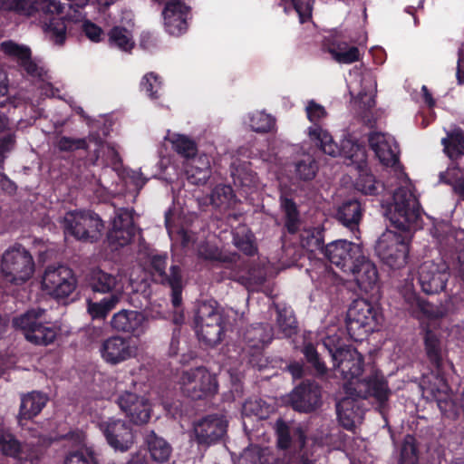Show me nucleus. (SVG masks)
Listing matches in <instances>:
<instances>
[{
	"label": "nucleus",
	"mask_w": 464,
	"mask_h": 464,
	"mask_svg": "<svg viewBox=\"0 0 464 464\" xmlns=\"http://www.w3.org/2000/svg\"><path fill=\"white\" fill-rule=\"evenodd\" d=\"M394 170L397 172L398 188L386 203L385 215L399 232H383L375 244V253L384 265L400 269L408 263L412 230L419 226L420 211L411 181L397 168Z\"/></svg>",
	"instance_id": "1"
},
{
	"label": "nucleus",
	"mask_w": 464,
	"mask_h": 464,
	"mask_svg": "<svg viewBox=\"0 0 464 464\" xmlns=\"http://www.w3.org/2000/svg\"><path fill=\"white\" fill-rule=\"evenodd\" d=\"M333 362L334 377L347 382L343 385L347 394L362 396L365 390L367 395H372L380 402L388 399L390 391L382 375L374 372L367 380L359 379L362 372V357L355 349L345 346V351L334 353Z\"/></svg>",
	"instance_id": "2"
},
{
	"label": "nucleus",
	"mask_w": 464,
	"mask_h": 464,
	"mask_svg": "<svg viewBox=\"0 0 464 464\" xmlns=\"http://www.w3.org/2000/svg\"><path fill=\"white\" fill-rule=\"evenodd\" d=\"M64 6L58 0H0V10L32 16L43 13L48 19L44 24L46 36L55 44L61 45L66 38Z\"/></svg>",
	"instance_id": "3"
},
{
	"label": "nucleus",
	"mask_w": 464,
	"mask_h": 464,
	"mask_svg": "<svg viewBox=\"0 0 464 464\" xmlns=\"http://www.w3.org/2000/svg\"><path fill=\"white\" fill-rule=\"evenodd\" d=\"M310 141L318 146L325 154L332 157L343 156L356 164L358 168L365 162L366 152L364 148L357 143L351 136L343 140L341 147L334 143L330 133L319 126H310L306 130Z\"/></svg>",
	"instance_id": "4"
},
{
	"label": "nucleus",
	"mask_w": 464,
	"mask_h": 464,
	"mask_svg": "<svg viewBox=\"0 0 464 464\" xmlns=\"http://www.w3.org/2000/svg\"><path fill=\"white\" fill-rule=\"evenodd\" d=\"M34 272V259L24 247L17 245L7 248L3 253L0 273L5 281L22 285L33 276Z\"/></svg>",
	"instance_id": "5"
},
{
	"label": "nucleus",
	"mask_w": 464,
	"mask_h": 464,
	"mask_svg": "<svg viewBox=\"0 0 464 464\" xmlns=\"http://www.w3.org/2000/svg\"><path fill=\"white\" fill-rule=\"evenodd\" d=\"M44 314L45 311L41 308L31 309L15 317L13 324L23 332L30 343L47 345L55 339L57 330L53 326L44 324Z\"/></svg>",
	"instance_id": "6"
},
{
	"label": "nucleus",
	"mask_w": 464,
	"mask_h": 464,
	"mask_svg": "<svg viewBox=\"0 0 464 464\" xmlns=\"http://www.w3.org/2000/svg\"><path fill=\"white\" fill-rule=\"evenodd\" d=\"M63 227L65 235H71L79 240H96L102 236L104 225L97 214L75 210L65 214Z\"/></svg>",
	"instance_id": "7"
},
{
	"label": "nucleus",
	"mask_w": 464,
	"mask_h": 464,
	"mask_svg": "<svg viewBox=\"0 0 464 464\" xmlns=\"http://www.w3.org/2000/svg\"><path fill=\"white\" fill-rule=\"evenodd\" d=\"M347 331L355 341L362 340L378 324V311L364 299L352 303L346 316Z\"/></svg>",
	"instance_id": "8"
},
{
	"label": "nucleus",
	"mask_w": 464,
	"mask_h": 464,
	"mask_svg": "<svg viewBox=\"0 0 464 464\" xmlns=\"http://www.w3.org/2000/svg\"><path fill=\"white\" fill-rule=\"evenodd\" d=\"M196 332L198 338L208 345H216L224 333V321L215 302L199 304L196 317Z\"/></svg>",
	"instance_id": "9"
},
{
	"label": "nucleus",
	"mask_w": 464,
	"mask_h": 464,
	"mask_svg": "<svg viewBox=\"0 0 464 464\" xmlns=\"http://www.w3.org/2000/svg\"><path fill=\"white\" fill-rule=\"evenodd\" d=\"M76 286L73 271L65 266H48L42 276V291L57 300L68 297Z\"/></svg>",
	"instance_id": "10"
},
{
	"label": "nucleus",
	"mask_w": 464,
	"mask_h": 464,
	"mask_svg": "<svg viewBox=\"0 0 464 464\" xmlns=\"http://www.w3.org/2000/svg\"><path fill=\"white\" fill-rule=\"evenodd\" d=\"M179 385L181 392L193 400L207 398L218 391L216 376L204 367L183 372Z\"/></svg>",
	"instance_id": "11"
},
{
	"label": "nucleus",
	"mask_w": 464,
	"mask_h": 464,
	"mask_svg": "<svg viewBox=\"0 0 464 464\" xmlns=\"http://www.w3.org/2000/svg\"><path fill=\"white\" fill-rule=\"evenodd\" d=\"M315 243L329 261L340 267L344 273L347 272L358 256H362V247L359 244L346 240H336L331 242L325 247H322L319 239H316Z\"/></svg>",
	"instance_id": "12"
},
{
	"label": "nucleus",
	"mask_w": 464,
	"mask_h": 464,
	"mask_svg": "<svg viewBox=\"0 0 464 464\" xmlns=\"http://www.w3.org/2000/svg\"><path fill=\"white\" fill-rule=\"evenodd\" d=\"M448 266L439 260L422 262L418 269V279L423 292L436 294L445 288L449 278Z\"/></svg>",
	"instance_id": "13"
},
{
	"label": "nucleus",
	"mask_w": 464,
	"mask_h": 464,
	"mask_svg": "<svg viewBox=\"0 0 464 464\" xmlns=\"http://www.w3.org/2000/svg\"><path fill=\"white\" fill-rule=\"evenodd\" d=\"M108 444L117 451H128L134 444V433L122 420L110 418L99 424Z\"/></svg>",
	"instance_id": "14"
},
{
	"label": "nucleus",
	"mask_w": 464,
	"mask_h": 464,
	"mask_svg": "<svg viewBox=\"0 0 464 464\" xmlns=\"http://www.w3.org/2000/svg\"><path fill=\"white\" fill-rule=\"evenodd\" d=\"M137 352V346L130 339L119 335L105 339L100 346L101 357L111 365L134 358Z\"/></svg>",
	"instance_id": "15"
},
{
	"label": "nucleus",
	"mask_w": 464,
	"mask_h": 464,
	"mask_svg": "<svg viewBox=\"0 0 464 464\" xmlns=\"http://www.w3.org/2000/svg\"><path fill=\"white\" fill-rule=\"evenodd\" d=\"M135 235L132 211L121 208L116 211L112 219L108 241L113 249L128 245Z\"/></svg>",
	"instance_id": "16"
},
{
	"label": "nucleus",
	"mask_w": 464,
	"mask_h": 464,
	"mask_svg": "<svg viewBox=\"0 0 464 464\" xmlns=\"http://www.w3.org/2000/svg\"><path fill=\"white\" fill-rule=\"evenodd\" d=\"M117 404L121 411L135 424H144L150 418L151 407L144 396L130 392H124L117 398Z\"/></svg>",
	"instance_id": "17"
},
{
	"label": "nucleus",
	"mask_w": 464,
	"mask_h": 464,
	"mask_svg": "<svg viewBox=\"0 0 464 464\" xmlns=\"http://www.w3.org/2000/svg\"><path fill=\"white\" fill-rule=\"evenodd\" d=\"M111 325L117 332L140 337L148 329V318L140 312L123 309L112 315Z\"/></svg>",
	"instance_id": "18"
},
{
	"label": "nucleus",
	"mask_w": 464,
	"mask_h": 464,
	"mask_svg": "<svg viewBox=\"0 0 464 464\" xmlns=\"http://www.w3.org/2000/svg\"><path fill=\"white\" fill-rule=\"evenodd\" d=\"M90 285L94 292L101 294L111 293L119 295L120 300L124 290L123 275L121 271L110 274L102 269L95 268L90 273Z\"/></svg>",
	"instance_id": "19"
},
{
	"label": "nucleus",
	"mask_w": 464,
	"mask_h": 464,
	"mask_svg": "<svg viewBox=\"0 0 464 464\" xmlns=\"http://www.w3.org/2000/svg\"><path fill=\"white\" fill-rule=\"evenodd\" d=\"M227 431V421L218 416H209L195 423L193 432L200 444H211L221 439Z\"/></svg>",
	"instance_id": "20"
},
{
	"label": "nucleus",
	"mask_w": 464,
	"mask_h": 464,
	"mask_svg": "<svg viewBox=\"0 0 464 464\" xmlns=\"http://www.w3.org/2000/svg\"><path fill=\"white\" fill-rule=\"evenodd\" d=\"M321 392L317 384L303 383L296 387L289 395L288 401L298 411H311L320 402Z\"/></svg>",
	"instance_id": "21"
},
{
	"label": "nucleus",
	"mask_w": 464,
	"mask_h": 464,
	"mask_svg": "<svg viewBox=\"0 0 464 464\" xmlns=\"http://www.w3.org/2000/svg\"><path fill=\"white\" fill-rule=\"evenodd\" d=\"M188 9L179 0H169L162 12L164 25L172 35L183 34L188 27L187 16Z\"/></svg>",
	"instance_id": "22"
},
{
	"label": "nucleus",
	"mask_w": 464,
	"mask_h": 464,
	"mask_svg": "<svg viewBox=\"0 0 464 464\" xmlns=\"http://www.w3.org/2000/svg\"><path fill=\"white\" fill-rule=\"evenodd\" d=\"M369 143L376 157L385 166H395L398 161V146L391 135L372 132L369 136Z\"/></svg>",
	"instance_id": "23"
},
{
	"label": "nucleus",
	"mask_w": 464,
	"mask_h": 464,
	"mask_svg": "<svg viewBox=\"0 0 464 464\" xmlns=\"http://www.w3.org/2000/svg\"><path fill=\"white\" fill-rule=\"evenodd\" d=\"M346 273L354 277L357 285L364 291H370L378 282V272L375 265L369 260L363 251L358 256Z\"/></svg>",
	"instance_id": "24"
},
{
	"label": "nucleus",
	"mask_w": 464,
	"mask_h": 464,
	"mask_svg": "<svg viewBox=\"0 0 464 464\" xmlns=\"http://www.w3.org/2000/svg\"><path fill=\"white\" fill-rule=\"evenodd\" d=\"M401 295L409 304L412 312L420 319H438L445 315L446 309L442 306L431 304L417 296L412 285H408Z\"/></svg>",
	"instance_id": "25"
},
{
	"label": "nucleus",
	"mask_w": 464,
	"mask_h": 464,
	"mask_svg": "<svg viewBox=\"0 0 464 464\" xmlns=\"http://www.w3.org/2000/svg\"><path fill=\"white\" fill-rule=\"evenodd\" d=\"M0 51L17 61L29 75H42L43 67L31 60V52L25 45L18 44L13 41H5L1 44Z\"/></svg>",
	"instance_id": "26"
},
{
	"label": "nucleus",
	"mask_w": 464,
	"mask_h": 464,
	"mask_svg": "<svg viewBox=\"0 0 464 464\" xmlns=\"http://www.w3.org/2000/svg\"><path fill=\"white\" fill-rule=\"evenodd\" d=\"M342 399L336 405L340 423L347 430L353 429L362 420L363 411L354 399L356 394ZM368 396L363 390L361 397Z\"/></svg>",
	"instance_id": "27"
},
{
	"label": "nucleus",
	"mask_w": 464,
	"mask_h": 464,
	"mask_svg": "<svg viewBox=\"0 0 464 464\" xmlns=\"http://www.w3.org/2000/svg\"><path fill=\"white\" fill-rule=\"evenodd\" d=\"M423 389L430 392L438 401V405L442 411H447V405L449 403V386L441 375V368L437 369V373H431L423 378Z\"/></svg>",
	"instance_id": "28"
},
{
	"label": "nucleus",
	"mask_w": 464,
	"mask_h": 464,
	"mask_svg": "<svg viewBox=\"0 0 464 464\" xmlns=\"http://www.w3.org/2000/svg\"><path fill=\"white\" fill-rule=\"evenodd\" d=\"M0 451L5 455L18 458L22 464H34L37 459L35 455L30 456V459H27V457H24V450H21L18 441L3 428H0Z\"/></svg>",
	"instance_id": "29"
},
{
	"label": "nucleus",
	"mask_w": 464,
	"mask_h": 464,
	"mask_svg": "<svg viewBox=\"0 0 464 464\" xmlns=\"http://www.w3.org/2000/svg\"><path fill=\"white\" fill-rule=\"evenodd\" d=\"M165 140L171 144L173 150L187 160L197 155L196 142L186 135L168 130Z\"/></svg>",
	"instance_id": "30"
},
{
	"label": "nucleus",
	"mask_w": 464,
	"mask_h": 464,
	"mask_svg": "<svg viewBox=\"0 0 464 464\" xmlns=\"http://www.w3.org/2000/svg\"><path fill=\"white\" fill-rule=\"evenodd\" d=\"M148 450L152 460L163 463L169 460L172 448L160 437H158L154 431H150L146 438Z\"/></svg>",
	"instance_id": "31"
},
{
	"label": "nucleus",
	"mask_w": 464,
	"mask_h": 464,
	"mask_svg": "<svg viewBox=\"0 0 464 464\" xmlns=\"http://www.w3.org/2000/svg\"><path fill=\"white\" fill-rule=\"evenodd\" d=\"M47 397L37 392H30L22 397L20 416L24 419H32L36 416L45 406Z\"/></svg>",
	"instance_id": "32"
},
{
	"label": "nucleus",
	"mask_w": 464,
	"mask_h": 464,
	"mask_svg": "<svg viewBox=\"0 0 464 464\" xmlns=\"http://www.w3.org/2000/svg\"><path fill=\"white\" fill-rule=\"evenodd\" d=\"M361 85L362 89L357 92L353 83H349L350 93L351 95L356 93L365 107H372L374 104L373 93L376 91V81L371 72H367L362 74Z\"/></svg>",
	"instance_id": "33"
},
{
	"label": "nucleus",
	"mask_w": 464,
	"mask_h": 464,
	"mask_svg": "<svg viewBox=\"0 0 464 464\" xmlns=\"http://www.w3.org/2000/svg\"><path fill=\"white\" fill-rule=\"evenodd\" d=\"M328 52L339 63H352L360 60V51L356 46H350L345 42H334L328 46Z\"/></svg>",
	"instance_id": "34"
},
{
	"label": "nucleus",
	"mask_w": 464,
	"mask_h": 464,
	"mask_svg": "<svg viewBox=\"0 0 464 464\" xmlns=\"http://www.w3.org/2000/svg\"><path fill=\"white\" fill-rule=\"evenodd\" d=\"M119 302V295H111V296L104 297L99 302L88 300L87 312L93 320L105 319L108 314L116 307Z\"/></svg>",
	"instance_id": "35"
},
{
	"label": "nucleus",
	"mask_w": 464,
	"mask_h": 464,
	"mask_svg": "<svg viewBox=\"0 0 464 464\" xmlns=\"http://www.w3.org/2000/svg\"><path fill=\"white\" fill-rule=\"evenodd\" d=\"M295 175L300 180H311L317 172V164L311 154L304 153L295 161Z\"/></svg>",
	"instance_id": "36"
},
{
	"label": "nucleus",
	"mask_w": 464,
	"mask_h": 464,
	"mask_svg": "<svg viewBox=\"0 0 464 464\" xmlns=\"http://www.w3.org/2000/svg\"><path fill=\"white\" fill-rule=\"evenodd\" d=\"M459 162L448 168L440 174L441 181L452 186L453 190L464 199V170L459 166Z\"/></svg>",
	"instance_id": "37"
},
{
	"label": "nucleus",
	"mask_w": 464,
	"mask_h": 464,
	"mask_svg": "<svg viewBox=\"0 0 464 464\" xmlns=\"http://www.w3.org/2000/svg\"><path fill=\"white\" fill-rule=\"evenodd\" d=\"M441 143L445 153L451 159H458L464 155V134L460 130H454Z\"/></svg>",
	"instance_id": "38"
},
{
	"label": "nucleus",
	"mask_w": 464,
	"mask_h": 464,
	"mask_svg": "<svg viewBox=\"0 0 464 464\" xmlns=\"http://www.w3.org/2000/svg\"><path fill=\"white\" fill-rule=\"evenodd\" d=\"M109 44L111 46H115L124 52L130 51L134 46L131 33L120 26H115L110 31Z\"/></svg>",
	"instance_id": "39"
},
{
	"label": "nucleus",
	"mask_w": 464,
	"mask_h": 464,
	"mask_svg": "<svg viewBox=\"0 0 464 464\" xmlns=\"http://www.w3.org/2000/svg\"><path fill=\"white\" fill-rule=\"evenodd\" d=\"M337 217L345 226L356 225L361 218V205L357 200H348L338 209Z\"/></svg>",
	"instance_id": "40"
},
{
	"label": "nucleus",
	"mask_w": 464,
	"mask_h": 464,
	"mask_svg": "<svg viewBox=\"0 0 464 464\" xmlns=\"http://www.w3.org/2000/svg\"><path fill=\"white\" fill-rule=\"evenodd\" d=\"M190 169H187V173L189 176V178H193L196 175H198L199 177L193 180L192 182L198 183L201 181H205L209 175V169H210V160L209 158L203 154L199 155L198 157L194 156L193 158H190Z\"/></svg>",
	"instance_id": "41"
},
{
	"label": "nucleus",
	"mask_w": 464,
	"mask_h": 464,
	"mask_svg": "<svg viewBox=\"0 0 464 464\" xmlns=\"http://www.w3.org/2000/svg\"><path fill=\"white\" fill-rule=\"evenodd\" d=\"M246 341L251 346L260 348L272 339L271 328L268 325L259 324L247 331Z\"/></svg>",
	"instance_id": "42"
},
{
	"label": "nucleus",
	"mask_w": 464,
	"mask_h": 464,
	"mask_svg": "<svg viewBox=\"0 0 464 464\" xmlns=\"http://www.w3.org/2000/svg\"><path fill=\"white\" fill-rule=\"evenodd\" d=\"M211 204L216 208H227L231 207L234 202V195L231 187L227 185L217 186L211 194Z\"/></svg>",
	"instance_id": "43"
},
{
	"label": "nucleus",
	"mask_w": 464,
	"mask_h": 464,
	"mask_svg": "<svg viewBox=\"0 0 464 464\" xmlns=\"http://www.w3.org/2000/svg\"><path fill=\"white\" fill-rule=\"evenodd\" d=\"M161 89L162 81L158 74L149 72L142 77L140 81V90L151 100H156L160 96Z\"/></svg>",
	"instance_id": "44"
},
{
	"label": "nucleus",
	"mask_w": 464,
	"mask_h": 464,
	"mask_svg": "<svg viewBox=\"0 0 464 464\" xmlns=\"http://www.w3.org/2000/svg\"><path fill=\"white\" fill-rule=\"evenodd\" d=\"M247 118L250 128L257 132L269 131L275 125V119L264 111H254L249 113Z\"/></svg>",
	"instance_id": "45"
},
{
	"label": "nucleus",
	"mask_w": 464,
	"mask_h": 464,
	"mask_svg": "<svg viewBox=\"0 0 464 464\" xmlns=\"http://www.w3.org/2000/svg\"><path fill=\"white\" fill-rule=\"evenodd\" d=\"M425 348L430 362L436 366L437 369L441 368L442 357L440 340L433 333L430 331L427 332L425 336Z\"/></svg>",
	"instance_id": "46"
},
{
	"label": "nucleus",
	"mask_w": 464,
	"mask_h": 464,
	"mask_svg": "<svg viewBox=\"0 0 464 464\" xmlns=\"http://www.w3.org/2000/svg\"><path fill=\"white\" fill-rule=\"evenodd\" d=\"M8 128V120L0 113V163L3 162L5 154L10 151L14 145V137L12 133L6 131Z\"/></svg>",
	"instance_id": "47"
},
{
	"label": "nucleus",
	"mask_w": 464,
	"mask_h": 464,
	"mask_svg": "<svg viewBox=\"0 0 464 464\" xmlns=\"http://www.w3.org/2000/svg\"><path fill=\"white\" fill-rule=\"evenodd\" d=\"M399 464H418L415 439L411 435H407L403 440Z\"/></svg>",
	"instance_id": "48"
},
{
	"label": "nucleus",
	"mask_w": 464,
	"mask_h": 464,
	"mask_svg": "<svg viewBox=\"0 0 464 464\" xmlns=\"http://www.w3.org/2000/svg\"><path fill=\"white\" fill-rule=\"evenodd\" d=\"M277 325L285 337H290L295 333L296 322L291 310L278 311Z\"/></svg>",
	"instance_id": "49"
},
{
	"label": "nucleus",
	"mask_w": 464,
	"mask_h": 464,
	"mask_svg": "<svg viewBox=\"0 0 464 464\" xmlns=\"http://www.w3.org/2000/svg\"><path fill=\"white\" fill-rule=\"evenodd\" d=\"M382 186L377 182L374 177L366 170H362L356 181V188L362 193L366 195H375Z\"/></svg>",
	"instance_id": "50"
},
{
	"label": "nucleus",
	"mask_w": 464,
	"mask_h": 464,
	"mask_svg": "<svg viewBox=\"0 0 464 464\" xmlns=\"http://www.w3.org/2000/svg\"><path fill=\"white\" fill-rule=\"evenodd\" d=\"M305 112L309 121L314 123L312 126L321 127L319 123L327 116L325 108L314 100H310L306 102Z\"/></svg>",
	"instance_id": "51"
},
{
	"label": "nucleus",
	"mask_w": 464,
	"mask_h": 464,
	"mask_svg": "<svg viewBox=\"0 0 464 464\" xmlns=\"http://www.w3.org/2000/svg\"><path fill=\"white\" fill-rule=\"evenodd\" d=\"M168 282L172 289V303L174 306L179 305L181 302V275L178 266H173L170 267V275Z\"/></svg>",
	"instance_id": "52"
},
{
	"label": "nucleus",
	"mask_w": 464,
	"mask_h": 464,
	"mask_svg": "<svg viewBox=\"0 0 464 464\" xmlns=\"http://www.w3.org/2000/svg\"><path fill=\"white\" fill-rule=\"evenodd\" d=\"M166 227L172 241L180 242L183 246H188L192 235L184 229H176L171 224L170 213L166 214Z\"/></svg>",
	"instance_id": "53"
},
{
	"label": "nucleus",
	"mask_w": 464,
	"mask_h": 464,
	"mask_svg": "<svg viewBox=\"0 0 464 464\" xmlns=\"http://www.w3.org/2000/svg\"><path fill=\"white\" fill-rule=\"evenodd\" d=\"M93 456L92 452L83 447L71 451L65 458L64 464H92Z\"/></svg>",
	"instance_id": "54"
},
{
	"label": "nucleus",
	"mask_w": 464,
	"mask_h": 464,
	"mask_svg": "<svg viewBox=\"0 0 464 464\" xmlns=\"http://www.w3.org/2000/svg\"><path fill=\"white\" fill-rule=\"evenodd\" d=\"M303 352L307 361L313 365L318 374L324 375L326 373L327 368L325 364L320 361L317 352L311 343H306Z\"/></svg>",
	"instance_id": "55"
},
{
	"label": "nucleus",
	"mask_w": 464,
	"mask_h": 464,
	"mask_svg": "<svg viewBox=\"0 0 464 464\" xmlns=\"http://www.w3.org/2000/svg\"><path fill=\"white\" fill-rule=\"evenodd\" d=\"M242 412L244 415H256L260 419L266 418L269 413L267 407H264L262 401H247L244 403Z\"/></svg>",
	"instance_id": "56"
},
{
	"label": "nucleus",
	"mask_w": 464,
	"mask_h": 464,
	"mask_svg": "<svg viewBox=\"0 0 464 464\" xmlns=\"http://www.w3.org/2000/svg\"><path fill=\"white\" fill-rule=\"evenodd\" d=\"M282 208L284 209L286 218H287V227L290 232H295V222L297 221V211L295 203L288 199L284 198L281 202Z\"/></svg>",
	"instance_id": "57"
},
{
	"label": "nucleus",
	"mask_w": 464,
	"mask_h": 464,
	"mask_svg": "<svg viewBox=\"0 0 464 464\" xmlns=\"http://www.w3.org/2000/svg\"><path fill=\"white\" fill-rule=\"evenodd\" d=\"M82 31L86 37L93 43H99L104 37L103 30L89 20L83 22Z\"/></svg>",
	"instance_id": "58"
},
{
	"label": "nucleus",
	"mask_w": 464,
	"mask_h": 464,
	"mask_svg": "<svg viewBox=\"0 0 464 464\" xmlns=\"http://www.w3.org/2000/svg\"><path fill=\"white\" fill-rule=\"evenodd\" d=\"M60 150H74L86 147V141L83 139H72L70 137H61L56 143Z\"/></svg>",
	"instance_id": "59"
},
{
	"label": "nucleus",
	"mask_w": 464,
	"mask_h": 464,
	"mask_svg": "<svg viewBox=\"0 0 464 464\" xmlns=\"http://www.w3.org/2000/svg\"><path fill=\"white\" fill-rule=\"evenodd\" d=\"M276 433L278 437V446L281 449H287L290 445V428L283 420H279L276 421Z\"/></svg>",
	"instance_id": "60"
},
{
	"label": "nucleus",
	"mask_w": 464,
	"mask_h": 464,
	"mask_svg": "<svg viewBox=\"0 0 464 464\" xmlns=\"http://www.w3.org/2000/svg\"><path fill=\"white\" fill-rule=\"evenodd\" d=\"M292 4L299 16L300 23H304L311 17V0H292Z\"/></svg>",
	"instance_id": "61"
},
{
	"label": "nucleus",
	"mask_w": 464,
	"mask_h": 464,
	"mask_svg": "<svg viewBox=\"0 0 464 464\" xmlns=\"http://www.w3.org/2000/svg\"><path fill=\"white\" fill-rule=\"evenodd\" d=\"M166 256L165 255H155L152 256L150 258V265L152 269L160 276L161 280H167L168 278L165 275V268H166Z\"/></svg>",
	"instance_id": "62"
},
{
	"label": "nucleus",
	"mask_w": 464,
	"mask_h": 464,
	"mask_svg": "<svg viewBox=\"0 0 464 464\" xmlns=\"http://www.w3.org/2000/svg\"><path fill=\"white\" fill-rule=\"evenodd\" d=\"M34 77H38V78H40L42 80V83L39 86L42 95H44L46 97H56V96H59V94H58L59 90L58 89H54L53 87V85L49 82H47V79H48L47 72L44 71V68H43V72H42V75L41 76L34 75Z\"/></svg>",
	"instance_id": "63"
},
{
	"label": "nucleus",
	"mask_w": 464,
	"mask_h": 464,
	"mask_svg": "<svg viewBox=\"0 0 464 464\" xmlns=\"http://www.w3.org/2000/svg\"><path fill=\"white\" fill-rule=\"evenodd\" d=\"M234 242L237 247L246 255L251 256L256 250L250 236L246 235L245 238H240L236 236L234 237Z\"/></svg>",
	"instance_id": "64"
}]
</instances>
